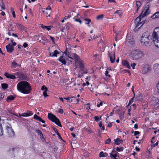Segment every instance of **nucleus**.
I'll list each match as a JSON object with an SVG mask.
<instances>
[{
    "mask_svg": "<svg viewBox=\"0 0 159 159\" xmlns=\"http://www.w3.org/2000/svg\"><path fill=\"white\" fill-rule=\"evenodd\" d=\"M153 39H151L148 32H146L143 34L140 39L142 45L148 46L152 42L156 47L159 48V27L154 29L152 34Z\"/></svg>",
    "mask_w": 159,
    "mask_h": 159,
    "instance_id": "obj_1",
    "label": "nucleus"
},
{
    "mask_svg": "<svg viewBox=\"0 0 159 159\" xmlns=\"http://www.w3.org/2000/svg\"><path fill=\"white\" fill-rule=\"evenodd\" d=\"M17 90L24 94H30L32 90L31 85L27 81H22L17 83Z\"/></svg>",
    "mask_w": 159,
    "mask_h": 159,
    "instance_id": "obj_2",
    "label": "nucleus"
},
{
    "mask_svg": "<svg viewBox=\"0 0 159 159\" xmlns=\"http://www.w3.org/2000/svg\"><path fill=\"white\" fill-rule=\"evenodd\" d=\"M143 55V53L142 51L139 49H135L131 51L130 57L133 60H138L142 58Z\"/></svg>",
    "mask_w": 159,
    "mask_h": 159,
    "instance_id": "obj_3",
    "label": "nucleus"
},
{
    "mask_svg": "<svg viewBox=\"0 0 159 159\" xmlns=\"http://www.w3.org/2000/svg\"><path fill=\"white\" fill-rule=\"evenodd\" d=\"M142 13L138 17L136 18L134 20L135 24L136 25V26L134 29V30H137L139 29L142 25L144 24V20H143L144 17H142Z\"/></svg>",
    "mask_w": 159,
    "mask_h": 159,
    "instance_id": "obj_4",
    "label": "nucleus"
},
{
    "mask_svg": "<svg viewBox=\"0 0 159 159\" xmlns=\"http://www.w3.org/2000/svg\"><path fill=\"white\" fill-rule=\"evenodd\" d=\"M48 117L49 120L55 123V124L60 127H62L61 123L56 116L51 113H49L48 114Z\"/></svg>",
    "mask_w": 159,
    "mask_h": 159,
    "instance_id": "obj_5",
    "label": "nucleus"
},
{
    "mask_svg": "<svg viewBox=\"0 0 159 159\" xmlns=\"http://www.w3.org/2000/svg\"><path fill=\"white\" fill-rule=\"evenodd\" d=\"M108 58L110 59L111 63H114L115 61V52L114 51L108 52Z\"/></svg>",
    "mask_w": 159,
    "mask_h": 159,
    "instance_id": "obj_6",
    "label": "nucleus"
},
{
    "mask_svg": "<svg viewBox=\"0 0 159 159\" xmlns=\"http://www.w3.org/2000/svg\"><path fill=\"white\" fill-rule=\"evenodd\" d=\"M15 75L18 76L19 78L20 79L25 80L27 79V76L26 74L24 73L18 72L15 73Z\"/></svg>",
    "mask_w": 159,
    "mask_h": 159,
    "instance_id": "obj_7",
    "label": "nucleus"
},
{
    "mask_svg": "<svg viewBox=\"0 0 159 159\" xmlns=\"http://www.w3.org/2000/svg\"><path fill=\"white\" fill-rule=\"evenodd\" d=\"M117 154H118V152H116L115 150H112L111 152L110 153V157L112 159H118L116 157H119V156L117 155Z\"/></svg>",
    "mask_w": 159,
    "mask_h": 159,
    "instance_id": "obj_8",
    "label": "nucleus"
},
{
    "mask_svg": "<svg viewBox=\"0 0 159 159\" xmlns=\"http://www.w3.org/2000/svg\"><path fill=\"white\" fill-rule=\"evenodd\" d=\"M97 45L100 48L103 49H105L106 47V43L101 39H99Z\"/></svg>",
    "mask_w": 159,
    "mask_h": 159,
    "instance_id": "obj_9",
    "label": "nucleus"
},
{
    "mask_svg": "<svg viewBox=\"0 0 159 159\" xmlns=\"http://www.w3.org/2000/svg\"><path fill=\"white\" fill-rule=\"evenodd\" d=\"M141 13H143L142 14V16L143 17H144L145 16H147L149 15V7H146L144 9L143 12Z\"/></svg>",
    "mask_w": 159,
    "mask_h": 159,
    "instance_id": "obj_10",
    "label": "nucleus"
},
{
    "mask_svg": "<svg viewBox=\"0 0 159 159\" xmlns=\"http://www.w3.org/2000/svg\"><path fill=\"white\" fill-rule=\"evenodd\" d=\"M7 51L10 53H11L14 50V47L10 44H9L6 47Z\"/></svg>",
    "mask_w": 159,
    "mask_h": 159,
    "instance_id": "obj_11",
    "label": "nucleus"
},
{
    "mask_svg": "<svg viewBox=\"0 0 159 159\" xmlns=\"http://www.w3.org/2000/svg\"><path fill=\"white\" fill-rule=\"evenodd\" d=\"M126 40L129 42V44L131 45H133L134 44V41L133 38H132L131 36H127Z\"/></svg>",
    "mask_w": 159,
    "mask_h": 159,
    "instance_id": "obj_12",
    "label": "nucleus"
},
{
    "mask_svg": "<svg viewBox=\"0 0 159 159\" xmlns=\"http://www.w3.org/2000/svg\"><path fill=\"white\" fill-rule=\"evenodd\" d=\"M4 75L7 78L11 79H16V77L15 75L10 74L7 72H6L4 73Z\"/></svg>",
    "mask_w": 159,
    "mask_h": 159,
    "instance_id": "obj_13",
    "label": "nucleus"
},
{
    "mask_svg": "<svg viewBox=\"0 0 159 159\" xmlns=\"http://www.w3.org/2000/svg\"><path fill=\"white\" fill-rule=\"evenodd\" d=\"M16 26L18 29L20 30L22 32L25 30V27L22 24L19 23H16Z\"/></svg>",
    "mask_w": 159,
    "mask_h": 159,
    "instance_id": "obj_14",
    "label": "nucleus"
},
{
    "mask_svg": "<svg viewBox=\"0 0 159 159\" xmlns=\"http://www.w3.org/2000/svg\"><path fill=\"white\" fill-rule=\"evenodd\" d=\"M150 70V67L148 65H145L144 66L142 72H143V73L145 74L149 72Z\"/></svg>",
    "mask_w": 159,
    "mask_h": 159,
    "instance_id": "obj_15",
    "label": "nucleus"
},
{
    "mask_svg": "<svg viewBox=\"0 0 159 159\" xmlns=\"http://www.w3.org/2000/svg\"><path fill=\"white\" fill-rule=\"evenodd\" d=\"M7 130L8 131L7 132L8 134V135H9L10 136H14L15 133H14V132L11 127H8L7 129Z\"/></svg>",
    "mask_w": 159,
    "mask_h": 159,
    "instance_id": "obj_16",
    "label": "nucleus"
},
{
    "mask_svg": "<svg viewBox=\"0 0 159 159\" xmlns=\"http://www.w3.org/2000/svg\"><path fill=\"white\" fill-rule=\"evenodd\" d=\"M122 65L126 66L128 69H130V67L128 61L125 60H122Z\"/></svg>",
    "mask_w": 159,
    "mask_h": 159,
    "instance_id": "obj_17",
    "label": "nucleus"
},
{
    "mask_svg": "<svg viewBox=\"0 0 159 159\" xmlns=\"http://www.w3.org/2000/svg\"><path fill=\"white\" fill-rule=\"evenodd\" d=\"M72 59L76 61H79L80 58L79 56L75 53H72Z\"/></svg>",
    "mask_w": 159,
    "mask_h": 159,
    "instance_id": "obj_18",
    "label": "nucleus"
},
{
    "mask_svg": "<svg viewBox=\"0 0 159 159\" xmlns=\"http://www.w3.org/2000/svg\"><path fill=\"white\" fill-rule=\"evenodd\" d=\"M114 141L115 142V143L116 145H120V143H121L123 142V140L122 139H120L119 138H117L115 139L114 140Z\"/></svg>",
    "mask_w": 159,
    "mask_h": 159,
    "instance_id": "obj_19",
    "label": "nucleus"
},
{
    "mask_svg": "<svg viewBox=\"0 0 159 159\" xmlns=\"http://www.w3.org/2000/svg\"><path fill=\"white\" fill-rule=\"evenodd\" d=\"M79 63V67L81 70H83V69H84V64L81 60H80L79 61H77Z\"/></svg>",
    "mask_w": 159,
    "mask_h": 159,
    "instance_id": "obj_20",
    "label": "nucleus"
},
{
    "mask_svg": "<svg viewBox=\"0 0 159 159\" xmlns=\"http://www.w3.org/2000/svg\"><path fill=\"white\" fill-rule=\"evenodd\" d=\"M16 97L12 95H10L8 96L7 98L6 101L7 102H10L11 101L14 100Z\"/></svg>",
    "mask_w": 159,
    "mask_h": 159,
    "instance_id": "obj_21",
    "label": "nucleus"
},
{
    "mask_svg": "<svg viewBox=\"0 0 159 159\" xmlns=\"http://www.w3.org/2000/svg\"><path fill=\"white\" fill-rule=\"evenodd\" d=\"M59 52H58L57 50H56L53 52L50 53L49 56L51 57H57L58 54H59Z\"/></svg>",
    "mask_w": 159,
    "mask_h": 159,
    "instance_id": "obj_22",
    "label": "nucleus"
},
{
    "mask_svg": "<svg viewBox=\"0 0 159 159\" xmlns=\"http://www.w3.org/2000/svg\"><path fill=\"white\" fill-rule=\"evenodd\" d=\"M33 113L32 111H28L27 112H25L23 114V116L24 117H28L33 115Z\"/></svg>",
    "mask_w": 159,
    "mask_h": 159,
    "instance_id": "obj_23",
    "label": "nucleus"
},
{
    "mask_svg": "<svg viewBox=\"0 0 159 159\" xmlns=\"http://www.w3.org/2000/svg\"><path fill=\"white\" fill-rule=\"evenodd\" d=\"M58 61L64 65H66L67 62L66 61L62 56L60 57Z\"/></svg>",
    "mask_w": 159,
    "mask_h": 159,
    "instance_id": "obj_24",
    "label": "nucleus"
},
{
    "mask_svg": "<svg viewBox=\"0 0 159 159\" xmlns=\"http://www.w3.org/2000/svg\"><path fill=\"white\" fill-rule=\"evenodd\" d=\"M20 66V65H19L17 63L16 61H14L12 62L11 65V67L13 68H15Z\"/></svg>",
    "mask_w": 159,
    "mask_h": 159,
    "instance_id": "obj_25",
    "label": "nucleus"
},
{
    "mask_svg": "<svg viewBox=\"0 0 159 159\" xmlns=\"http://www.w3.org/2000/svg\"><path fill=\"white\" fill-rule=\"evenodd\" d=\"M159 101L156 98H154L151 101V103L153 105H155L158 103Z\"/></svg>",
    "mask_w": 159,
    "mask_h": 159,
    "instance_id": "obj_26",
    "label": "nucleus"
},
{
    "mask_svg": "<svg viewBox=\"0 0 159 159\" xmlns=\"http://www.w3.org/2000/svg\"><path fill=\"white\" fill-rule=\"evenodd\" d=\"M84 20L85 21V24L88 25L89 27H90V25L89 24L90 22H91V20L90 19L88 18H85Z\"/></svg>",
    "mask_w": 159,
    "mask_h": 159,
    "instance_id": "obj_27",
    "label": "nucleus"
},
{
    "mask_svg": "<svg viewBox=\"0 0 159 159\" xmlns=\"http://www.w3.org/2000/svg\"><path fill=\"white\" fill-rule=\"evenodd\" d=\"M158 17H159V11L155 13L151 16V18L152 19H155Z\"/></svg>",
    "mask_w": 159,
    "mask_h": 159,
    "instance_id": "obj_28",
    "label": "nucleus"
},
{
    "mask_svg": "<svg viewBox=\"0 0 159 159\" xmlns=\"http://www.w3.org/2000/svg\"><path fill=\"white\" fill-rule=\"evenodd\" d=\"M141 6V3L140 2V1H136V13H137L138 11V10L139 8Z\"/></svg>",
    "mask_w": 159,
    "mask_h": 159,
    "instance_id": "obj_29",
    "label": "nucleus"
},
{
    "mask_svg": "<svg viewBox=\"0 0 159 159\" xmlns=\"http://www.w3.org/2000/svg\"><path fill=\"white\" fill-rule=\"evenodd\" d=\"M52 26H44L43 24H41V27L42 28L44 29H46L48 31L51 30V28Z\"/></svg>",
    "mask_w": 159,
    "mask_h": 159,
    "instance_id": "obj_30",
    "label": "nucleus"
},
{
    "mask_svg": "<svg viewBox=\"0 0 159 159\" xmlns=\"http://www.w3.org/2000/svg\"><path fill=\"white\" fill-rule=\"evenodd\" d=\"M108 153L107 152L104 153L103 152H101L99 153V157H105L107 156Z\"/></svg>",
    "mask_w": 159,
    "mask_h": 159,
    "instance_id": "obj_31",
    "label": "nucleus"
},
{
    "mask_svg": "<svg viewBox=\"0 0 159 159\" xmlns=\"http://www.w3.org/2000/svg\"><path fill=\"white\" fill-rule=\"evenodd\" d=\"M122 12L121 10H118L114 12V14H117L120 17H121L122 15Z\"/></svg>",
    "mask_w": 159,
    "mask_h": 159,
    "instance_id": "obj_32",
    "label": "nucleus"
},
{
    "mask_svg": "<svg viewBox=\"0 0 159 159\" xmlns=\"http://www.w3.org/2000/svg\"><path fill=\"white\" fill-rule=\"evenodd\" d=\"M43 12L44 15H46V17H50V14L51 13V11H48L46 10H44L43 11Z\"/></svg>",
    "mask_w": 159,
    "mask_h": 159,
    "instance_id": "obj_33",
    "label": "nucleus"
},
{
    "mask_svg": "<svg viewBox=\"0 0 159 159\" xmlns=\"http://www.w3.org/2000/svg\"><path fill=\"white\" fill-rule=\"evenodd\" d=\"M134 97L135 95H134V96H133V98H131L129 100V103H128L127 106H130L131 103L133 102L134 101L133 100L134 99Z\"/></svg>",
    "mask_w": 159,
    "mask_h": 159,
    "instance_id": "obj_34",
    "label": "nucleus"
},
{
    "mask_svg": "<svg viewBox=\"0 0 159 159\" xmlns=\"http://www.w3.org/2000/svg\"><path fill=\"white\" fill-rule=\"evenodd\" d=\"M1 87L2 89H5L8 87V85L6 83H3L1 84Z\"/></svg>",
    "mask_w": 159,
    "mask_h": 159,
    "instance_id": "obj_35",
    "label": "nucleus"
},
{
    "mask_svg": "<svg viewBox=\"0 0 159 159\" xmlns=\"http://www.w3.org/2000/svg\"><path fill=\"white\" fill-rule=\"evenodd\" d=\"M10 10L11 11L12 14V16L14 18H15L16 17L15 11H14V9L13 7H11L10 8Z\"/></svg>",
    "mask_w": 159,
    "mask_h": 159,
    "instance_id": "obj_36",
    "label": "nucleus"
},
{
    "mask_svg": "<svg viewBox=\"0 0 159 159\" xmlns=\"http://www.w3.org/2000/svg\"><path fill=\"white\" fill-rule=\"evenodd\" d=\"M65 54H66V55L67 56V57H69V58H72V53H70L68 52L67 50L66 51V52H65Z\"/></svg>",
    "mask_w": 159,
    "mask_h": 159,
    "instance_id": "obj_37",
    "label": "nucleus"
},
{
    "mask_svg": "<svg viewBox=\"0 0 159 159\" xmlns=\"http://www.w3.org/2000/svg\"><path fill=\"white\" fill-rule=\"evenodd\" d=\"M3 134V130L2 126L1 124H0V136L2 135Z\"/></svg>",
    "mask_w": 159,
    "mask_h": 159,
    "instance_id": "obj_38",
    "label": "nucleus"
},
{
    "mask_svg": "<svg viewBox=\"0 0 159 159\" xmlns=\"http://www.w3.org/2000/svg\"><path fill=\"white\" fill-rule=\"evenodd\" d=\"M154 69L157 71H159V64H156L154 65Z\"/></svg>",
    "mask_w": 159,
    "mask_h": 159,
    "instance_id": "obj_39",
    "label": "nucleus"
},
{
    "mask_svg": "<svg viewBox=\"0 0 159 159\" xmlns=\"http://www.w3.org/2000/svg\"><path fill=\"white\" fill-rule=\"evenodd\" d=\"M36 132L39 136L41 135L42 136V135H43V134L42 132L41 131V130L38 129H36Z\"/></svg>",
    "mask_w": 159,
    "mask_h": 159,
    "instance_id": "obj_40",
    "label": "nucleus"
},
{
    "mask_svg": "<svg viewBox=\"0 0 159 159\" xmlns=\"http://www.w3.org/2000/svg\"><path fill=\"white\" fill-rule=\"evenodd\" d=\"M94 118L95 120L97 122H98L99 121V119L101 120V116L99 117L98 116H95Z\"/></svg>",
    "mask_w": 159,
    "mask_h": 159,
    "instance_id": "obj_41",
    "label": "nucleus"
},
{
    "mask_svg": "<svg viewBox=\"0 0 159 159\" xmlns=\"http://www.w3.org/2000/svg\"><path fill=\"white\" fill-rule=\"evenodd\" d=\"M124 148L123 147H120V148H119V147H117L116 148V150L118 152H120L121 151H123Z\"/></svg>",
    "mask_w": 159,
    "mask_h": 159,
    "instance_id": "obj_42",
    "label": "nucleus"
},
{
    "mask_svg": "<svg viewBox=\"0 0 159 159\" xmlns=\"http://www.w3.org/2000/svg\"><path fill=\"white\" fill-rule=\"evenodd\" d=\"M5 94L4 93H0V101L3 99L4 98Z\"/></svg>",
    "mask_w": 159,
    "mask_h": 159,
    "instance_id": "obj_43",
    "label": "nucleus"
},
{
    "mask_svg": "<svg viewBox=\"0 0 159 159\" xmlns=\"http://www.w3.org/2000/svg\"><path fill=\"white\" fill-rule=\"evenodd\" d=\"M103 17V15L101 14L100 15H99L97 17V20H101L102 19Z\"/></svg>",
    "mask_w": 159,
    "mask_h": 159,
    "instance_id": "obj_44",
    "label": "nucleus"
},
{
    "mask_svg": "<svg viewBox=\"0 0 159 159\" xmlns=\"http://www.w3.org/2000/svg\"><path fill=\"white\" fill-rule=\"evenodd\" d=\"M85 107H86L87 110H90V103L86 104V105H85Z\"/></svg>",
    "mask_w": 159,
    "mask_h": 159,
    "instance_id": "obj_45",
    "label": "nucleus"
},
{
    "mask_svg": "<svg viewBox=\"0 0 159 159\" xmlns=\"http://www.w3.org/2000/svg\"><path fill=\"white\" fill-rule=\"evenodd\" d=\"M41 90H44V91H48V89L47 87H46L45 86L43 85V86H42V87Z\"/></svg>",
    "mask_w": 159,
    "mask_h": 159,
    "instance_id": "obj_46",
    "label": "nucleus"
},
{
    "mask_svg": "<svg viewBox=\"0 0 159 159\" xmlns=\"http://www.w3.org/2000/svg\"><path fill=\"white\" fill-rule=\"evenodd\" d=\"M74 19L75 21L79 22L80 24L81 25L82 24V21L80 19H75L74 18Z\"/></svg>",
    "mask_w": 159,
    "mask_h": 159,
    "instance_id": "obj_47",
    "label": "nucleus"
},
{
    "mask_svg": "<svg viewBox=\"0 0 159 159\" xmlns=\"http://www.w3.org/2000/svg\"><path fill=\"white\" fill-rule=\"evenodd\" d=\"M111 139L110 138H109L108 139H107L105 141V143L106 144H109L111 143Z\"/></svg>",
    "mask_w": 159,
    "mask_h": 159,
    "instance_id": "obj_48",
    "label": "nucleus"
},
{
    "mask_svg": "<svg viewBox=\"0 0 159 159\" xmlns=\"http://www.w3.org/2000/svg\"><path fill=\"white\" fill-rule=\"evenodd\" d=\"M159 143V141H157V142H156V143H153L152 145V148L155 147V146H157L158 145V143Z\"/></svg>",
    "mask_w": 159,
    "mask_h": 159,
    "instance_id": "obj_49",
    "label": "nucleus"
},
{
    "mask_svg": "<svg viewBox=\"0 0 159 159\" xmlns=\"http://www.w3.org/2000/svg\"><path fill=\"white\" fill-rule=\"evenodd\" d=\"M47 92V91H44L43 92V95L45 97L49 96V95H48Z\"/></svg>",
    "mask_w": 159,
    "mask_h": 159,
    "instance_id": "obj_50",
    "label": "nucleus"
},
{
    "mask_svg": "<svg viewBox=\"0 0 159 159\" xmlns=\"http://www.w3.org/2000/svg\"><path fill=\"white\" fill-rule=\"evenodd\" d=\"M58 112L60 114H63V109L61 108L59 109H58Z\"/></svg>",
    "mask_w": 159,
    "mask_h": 159,
    "instance_id": "obj_51",
    "label": "nucleus"
},
{
    "mask_svg": "<svg viewBox=\"0 0 159 159\" xmlns=\"http://www.w3.org/2000/svg\"><path fill=\"white\" fill-rule=\"evenodd\" d=\"M108 72L107 70H106V71H105V75L106 76H108L109 77H110V75L108 74Z\"/></svg>",
    "mask_w": 159,
    "mask_h": 159,
    "instance_id": "obj_52",
    "label": "nucleus"
},
{
    "mask_svg": "<svg viewBox=\"0 0 159 159\" xmlns=\"http://www.w3.org/2000/svg\"><path fill=\"white\" fill-rule=\"evenodd\" d=\"M136 64L134 63H133L131 64V66L132 67L133 69H134L135 68V66H136Z\"/></svg>",
    "mask_w": 159,
    "mask_h": 159,
    "instance_id": "obj_53",
    "label": "nucleus"
},
{
    "mask_svg": "<svg viewBox=\"0 0 159 159\" xmlns=\"http://www.w3.org/2000/svg\"><path fill=\"white\" fill-rule=\"evenodd\" d=\"M23 47H24V48H26L28 47V45L25 42L24 43V44H23Z\"/></svg>",
    "mask_w": 159,
    "mask_h": 159,
    "instance_id": "obj_54",
    "label": "nucleus"
},
{
    "mask_svg": "<svg viewBox=\"0 0 159 159\" xmlns=\"http://www.w3.org/2000/svg\"><path fill=\"white\" fill-rule=\"evenodd\" d=\"M102 105V102H99V103H98L97 104V107H100V106Z\"/></svg>",
    "mask_w": 159,
    "mask_h": 159,
    "instance_id": "obj_55",
    "label": "nucleus"
},
{
    "mask_svg": "<svg viewBox=\"0 0 159 159\" xmlns=\"http://www.w3.org/2000/svg\"><path fill=\"white\" fill-rule=\"evenodd\" d=\"M45 10H49V11H51V7L50 6H49L47 7V8L45 9Z\"/></svg>",
    "mask_w": 159,
    "mask_h": 159,
    "instance_id": "obj_56",
    "label": "nucleus"
},
{
    "mask_svg": "<svg viewBox=\"0 0 159 159\" xmlns=\"http://www.w3.org/2000/svg\"><path fill=\"white\" fill-rule=\"evenodd\" d=\"M49 37L51 39L52 42L53 43H54V38L51 36L49 35Z\"/></svg>",
    "mask_w": 159,
    "mask_h": 159,
    "instance_id": "obj_57",
    "label": "nucleus"
},
{
    "mask_svg": "<svg viewBox=\"0 0 159 159\" xmlns=\"http://www.w3.org/2000/svg\"><path fill=\"white\" fill-rule=\"evenodd\" d=\"M140 133L138 131H135L134 132V136H136L139 135V134Z\"/></svg>",
    "mask_w": 159,
    "mask_h": 159,
    "instance_id": "obj_58",
    "label": "nucleus"
},
{
    "mask_svg": "<svg viewBox=\"0 0 159 159\" xmlns=\"http://www.w3.org/2000/svg\"><path fill=\"white\" fill-rule=\"evenodd\" d=\"M1 8H2L4 10L5 8V4H2L1 5Z\"/></svg>",
    "mask_w": 159,
    "mask_h": 159,
    "instance_id": "obj_59",
    "label": "nucleus"
},
{
    "mask_svg": "<svg viewBox=\"0 0 159 159\" xmlns=\"http://www.w3.org/2000/svg\"><path fill=\"white\" fill-rule=\"evenodd\" d=\"M39 116H37L36 114H35L34 116V119L37 120V119L39 118Z\"/></svg>",
    "mask_w": 159,
    "mask_h": 159,
    "instance_id": "obj_60",
    "label": "nucleus"
},
{
    "mask_svg": "<svg viewBox=\"0 0 159 159\" xmlns=\"http://www.w3.org/2000/svg\"><path fill=\"white\" fill-rule=\"evenodd\" d=\"M98 125L99 127H102L103 126L102 122L101 121H100V122H99Z\"/></svg>",
    "mask_w": 159,
    "mask_h": 159,
    "instance_id": "obj_61",
    "label": "nucleus"
},
{
    "mask_svg": "<svg viewBox=\"0 0 159 159\" xmlns=\"http://www.w3.org/2000/svg\"><path fill=\"white\" fill-rule=\"evenodd\" d=\"M132 106L133 107V108L135 110L136 108V104H132Z\"/></svg>",
    "mask_w": 159,
    "mask_h": 159,
    "instance_id": "obj_62",
    "label": "nucleus"
},
{
    "mask_svg": "<svg viewBox=\"0 0 159 159\" xmlns=\"http://www.w3.org/2000/svg\"><path fill=\"white\" fill-rule=\"evenodd\" d=\"M53 130H54V131L55 133H59L58 130L57 129L54 128H53Z\"/></svg>",
    "mask_w": 159,
    "mask_h": 159,
    "instance_id": "obj_63",
    "label": "nucleus"
},
{
    "mask_svg": "<svg viewBox=\"0 0 159 159\" xmlns=\"http://www.w3.org/2000/svg\"><path fill=\"white\" fill-rule=\"evenodd\" d=\"M156 87H157V91L159 93V81L158 83L156 84Z\"/></svg>",
    "mask_w": 159,
    "mask_h": 159,
    "instance_id": "obj_64",
    "label": "nucleus"
}]
</instances>
